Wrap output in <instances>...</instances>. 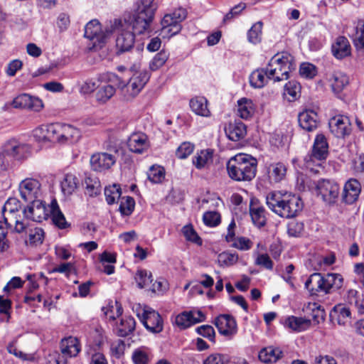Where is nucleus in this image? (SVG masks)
<instances>
[{
	"label": "nucleus",
	"instance_id": "obj_1",
	"mask_svg": "<svg viewBox=\"0 0 364 364\" xmlns=\"http://www.w3.org/2000/svg\"><path fill=\"white\" fill-rule=\"evenodd\" d=\"M266 203L272 211L285 218L296 216L303 208L300 198L287 192L274 191L268 193Z\"/></svg>",
	"mask_w": 364,
	"mask_h": 364
},
{
	"label": "nucleus",
	"instance_id": "obj_2",
	"mask_svg": "<svg viewBox=\"0 0 364 364\" xmlns=\"http://www.w3.org/2000/svg\"><path fill=\"white\" fill-rule=\"evenodd\" d=\"M257 166L256 159L248 154H238L228 161V173L235 181H250L256 176Z\"/></svg>",
	"mask_w": 364,
	"mask_h": 364
},
{
	"label": "nucleus",
	"instance_id": "obj_3",
	"mask_svg": "<svg viewBox=\"0 0 364 364\" xmlns=\"http://www.w3.org/2000/svg\"><path fill=\"white\" fill-rule=\"evenodd\" d=\"M296 69L294 58L287 52L274 55L267 66V77L274 82L287 80L289 73Z\"/></svg>",
	"mask_w": 364,
	"mask_h": 364
},
{
	"label": "nucleus",
	"instance_id": "obj_4",
	"mask_svg": "<svg viewBox=\"0 0 364 364\" xmlns=\"http://www.w3.org/2000/svg\"><path fill=\"white\" fill-rule=\"evenodd\" d=\"M154 0H140L135 11L132 21V29L138 34L149 33L157 9Z\"/></svg>",
	"mask_w": 364,
	"mask_h": 364
},
{
	"label": "nucleus",
	"instance_id": "obj_5",
	"mask_svg": "<svg viewBox=\"0 0 364 364\" xmlns=\"http://www.w3.org/2000/svg\"><path fill=\"white\" fill-rule=\"evenodd\" d=\"M23 210L21 201L16 198H9L2 208V215L5 223L11 227L14 223V230L18 233L26 231L28 228L27 223L24 221L23 215H21Z\"/></svg>",
	"mask_w": 364,
	"mask_h": 364
},
{
	"label": "nucleus",
	"instance_id": "obj_6",
	"mask_svg": "<svg viewBox=\"0 0 364 364\" xmlns=\"http://www.w3.org/2000/svg\"><path fill=\"white\" fill-rule=\"evenodd\" d=\"M133 311L149 331L159 333L163 331L164 321L157 311L147 306H142L139 304L133 307Z\"/></svg>",
	"mask_w": 364,
	"mask_h": 364
},
{
	"label": "nucleus",
	"instance_id": "obj_7",
	"mask_svg": "<svg viewBox=\"0 0 364 364\" xmlns=\"http://www.w3.org/2000/svg\"><path fill=\"white\" fill-rule=\"evenodd\" d=\"M109 152H97L90 157V166L92 170L102 172L109 169L117 161L119 147L107 142L105 145Z\"/></svg>",
	"mask_w": 364,
	"mask_h": 364
},
{
	"label": "nucleus",
	"instance_id": "obj_8",
	"mask_svg": "<svg viewBox=\"0 0 364 364\" xmlns=\"http://www.w3.org/2000/svg\"><path fill=\"white\" fill-rule=\"evenodd\" d=\"M187 16L186 9L178 8L172 13L166 14L161 20V34L163 37L170 38L178 34L181 28V22Z\"/></svg>",
	"mask_w": 364,
	"mask_h": 364
},
{
	"label": "nucleus",
	"instance_id": "obj_9",
	"mask_svg": "<svg viewBox=\"0 0 364 364\" xmlns=\"http://www.w3.org/2000/svg\"><path fill=\"white\" fill-rule=\"evenodd\" d=\"M112 27L118 31L116 38V53L119 55L129 51L135 41L134 33L127 29L129 26L126 22L123 23L122 21L115 19Z\"/></svg>",
	"mask_w": 364,
	"mask_h": 364
},
{
	"label": "nucleus",
	"instance_id": "obj_10",
	"mask_svg": "<svg viewBox=\"0 0 364 364\" xmlns=\"http://www.w3.org/2000/svg\"><path fill=\"white\" fill-rule=\"evenodd\" d=\"M149 79V75L146 72L136 73L129 79L127 84L119 83L120 87L129 99L137 95Z\"/></svg>",
	"mask_w": 364,
	"mask_h": 364
},
{
	"label": "nucleus",
	"instance_id": "obj_11",
	"mask_svg": "<svg viewBox=\"0 0 364 364\" xmlns=\"http://www.w3.org/2000/svg\"><path fill=\"white\" fill-rule=\"evenodd\" d=\"M328 155V144L326 136L322 134L316 136L313 144L311 154L304 159L306 164L309 166L311 163L316 161H321L326 160Z\"/></svg>",
	"mask_w": 364,
	"mask_h": 364
},
{
	"label": "nucleus",
	"instance_id": "obj_12",
	"mask_svg": "<svg viewBox=\"0 0 364 364\" xmlns=\"http://www.w3.org/2000/svg\"><path fill=\"white\" fill-rule=\"evenodd\" d=\"M21 198L27 202L38 200L42 195L41 184L38 180L34 178H26L23 180L18 186Z\"/></svg>",
	"mask_w": 364,
	"mask_h": 364
},
{
	"label": "nucleus",
	"instance_id": "obj_13",
	"mask_svg": "<svg viewBox=\"0 0 364 364\" xmlns=\"http://www.w3.org/2000/svg\"><path fill=\"white\" fill-rule=\"evenodd\" d=\"M112 32V30L108 29L102 31L100 22L94 19L86 24L84 36L93 41V46H101Z\"/></svg>",
	"mask_w": 364,
	"mask_h": 364
},
{
	"label": "nucleus",
	"instance_id": "obj_14",
	"mask_svg": "<svg viewBox=\"0 0 364 364\" xmlns=\"http://www.w3.org/2000/svg\"><path fill=\"white\" fill-rule=\"evenodd\" d=\"M316 191L326 203L333 204L338 197L340 188L338 184L333 181L322 180L318 182Z\"/></svg>",
	"mask_w": 364,
	"mask_h": 364
},
{
	"label": "nucleus",
	"instance_id": "obj_15",
	"mask_svg": "<svg viewBox=\"0 0 364 364\" xmlns=\"http://www.w3.org/2000/svg\"><path fill=\"white\" fill-rule=\"evenodd\" d=\"M49 213L46 204L40 199L30 202V205L24 208L22 211L24 220L28 219L38 223L46 220Z\"/></svg>",
	"mask_w": 364,
	"mask_h": 364
},
{
	"label": "nucleus",
	"instance_id": "obj_16",
	"mask_svg": "<svg viewBox=\"0 0 364 364\" xmlns=\"http://www.w3.org/2000/svg\"><path fill=\"white\" fill-rule=\"evenodd\" d=\"M4 151L9 156L10 160L13 158L17 160L26 159L31 155V146L19 141L12 139L4 144Z\"/></svg>",
	"mask_w": 364,
	"mask_h": 364
},
{
	"label": "nucleus",
	"instance_id": "obj_17",
	"mask_svg": "<svg viewBox=\"0 0 364 364\" xmlns=\"http://www.w3.org/2000/svg\"><path fill=\"white\" fill-rule=\"evenodd\" d=\"M33 136L38 141L60 143V123L39 126L33 130Z\"/></svg>",
	"mask_w": 364,
	"mask_h": 364
},
{
	"label": "nucleus",
	"instance_id": "obj_18",
	"mask_svg": "<svg viewBox=\"0 0 364 364\" xmlns=\"http://www.w3.org/2000/svg\"><path fill=\"white\" fill-rule=\"evenodd\" d=\"M11 104L14 108L25 109L34 112L41 111L43 107L41 99L26 93L16 97Z\"/></svg>",
	"mask_w": 364,
	"mask_h": 364
},
{
	"label": "nucleus",
	"instance_id": "obj_19",
	"mask_svg": "<svg viewBox=\"0 0 364 364\" xmlns=\"http://www.w3.org/2000/svg\"><path fill=\"white\" fill-rule=\"evenodd\" d=\"M331 133L338 138H343L350 132V123L348 117L337 115L329 120Z\"/></svg>",
	"mask_w": 364,
	"mask_h": 364
},
{
	"label": "nucleus",
	"instance_id": "obj_20",
	"mask_svg": "<svg viewBox=\"0 0 364 364\" xmlns=\"http://www.w3.org/2000/svg\"><path fill=\"white\" fill-rule=\"evenodd\" d=\"M127 146L133 153L143 154L148 150L150 144L146 134L142 132H134L129 136Z\"/></svg>",
	"mask_w": 364,
	"mask_h": 364
},
{
	"label": "nucleus",
	"instance_id": "obj_21",
	"mask_svg": "<svg viewBox=\"0 0 364 364\" xmlns=\"http://www.w3.org/2000/svg\"><path fill=\"white\" fill-rule=\"evenodd\" d=\"M215 325L223 336L232 337L237 333L236 321L230 315H220L215 318Z\"/></svg>",
	"mask_w": 364,
	"mask_h": 364
},
{
	"label": "nucleus",
	"instance_id": "obj_22",
	"mask_svg": "<svg viewBox=\"0 0 364 364\" xmlns=\"http://www.w3.org/2000/svg\"><path fill=\"white\" fill-rule=\"evenodd\" d=\"M311 296H317L319 293L328 294L323 274L321 273H313L306 279L304 284Z\"/></svg>",
	"mask_w": 364,
	"mask_h": 364
},
{
	"label": "nucleus",
	"instance_id": "obj_23",
	"mask_svg": "<svg viewBox=\"0 0 364 364\" xmlns=\"http://www.w3.org/2000/svg\"><path fill=\"white\" fill-rule=\"evenodd\" d=\"M361 192V185L355 178H350L344 185L342 193L343 201L347 204H353L358 199Z\"/></svg>",
	"mask_w": 364,
	"mask_h": 364
},
{
	"label": "nucleus",
	"instance_id": "obj_24",
	"mask_svg": "<svg viewBox=\"0 0 364 364\" xmlns=\"http://www.w3.org/2000/svg\"><path fill=\"white\" fill-rule=\"evenodd\" d=\"M81 131L70 124H60V143L77 142L81 137Z\"/></svg>",
	"mask_w": 364,
	"mask_h": 364
},
{
	"label": "nucleus",
	"instance_id": "obj_25",
	"mask_svg": "<svg viewBox=\"0 0 364 364\" xmlns=\"http://www.w3.org/2000/svg\"><path fill=\"white\" fill-rule=\"evenodd\" d=\"M299 126L304 130L311 132L317 128L318 115L311 109L304 110L298 116Z\"/></svg>",
	"mask_w": 364,
	"mask_h": 364
},
{
	"label": "nucleus",
	"instance_id": "obj_26",
	"mask_svg": "<svg viewBox=\"0 0 364 364\" xmlns=\"http://www.w3.org/2000/svg\"><path fill=\"white\" fill-rule=\"evenodd\" d=\"M213 162V151L204 149L198 151L192 158L193 166L198 170L208 168Z\"/></svg>",
	"mask_w": 364,
	"mask_h": 364
},
{
	"label": "nucleus",
	"instance_id": "obj_27",
	"mask_svg": "<svg viewBox=\"0 0 364 364\" xmlns=\"http://www.w3.org/2000/svg\"><path fill=\"white\" fill-rule=\"evenodd\" d=\"M81 350L79 340L73 336L64 338L60 343V350L65 357H75Z\"/></svg>",
	"mask_w": 364,
	"mask_h": 364
},
{
	"label": "nucleus",
	"instance_id": "obj_28",
	"mask_svg": "<svg viewBox=\"0 0 364 364\" xmlns=\"http://www.w3.org/2000/svg\"><path fill=\"white\" fill-rule=\"evenodd\" d=\"M225 132L229 139L238 141L245 136L247 129L243 122L235 121L228 124L225 128Z\"/></svg>",
	"mask_w": 364,
	"mask_h": 364
},
{
	"label": "nucleus",
	"instance_id": "obj_29",
	"mask_svg": "<svg viewBox=\"0 0 364 364\" xmlns=\"http://www.w3.org/2000/svg\"><path fill=\"white\" fill-rule=\"evenodd\" d=\"M49 213L52 221L55 226L60 229L67 228L70 224L66 221L63 213L60 210L58 204L55 200H53L49 206Z\"/></svg>",
	"mask_w": 364,
	"mask_h": 364
},
{
	"label": "nucleus",
	"instance_id": "obj_30",
	"mask_svg": "<svg viewBox=\"0 0 364 364\" xmlns=\"http://www.w3.org/2000/svg\"><path fill=\"white\" fill-rule=\"evenodd\" d=\"M333 55L338 59H342L350 53V46L348 40L344 36L338 37L332 46Z\"/></svg>",
	"mask_w": 364,
	"mask_h": 364
},
{
	"label": "nucleus",
	"instance_id": "obj_31",
	"mask_svg": "<svg viewBox=\"0 0 364 364\" xmlns=\"http://www.w3.org/2000/svg\"><path fill=\"white\" fill-rule=\"evenodd\" d=\"M190 107L197 115L208 117L210 111L208 107V100L204 97H196L190 100Z\"/></svg>",
	"mask_w": 364,
	"mask_h": 364
},
{
	"label": "nucleus",
	"instance_id": "obj_32",
	"mask_svg": "<svg viewBox=\"0 0 364 364\" xmlns=\"http://www.w3.org/2000/svg\"><path fill=\"white\" fill-rule=\"evenodd\" d=\"M287 166L282 162L270 164L267 167L268 177L271 181L275 183L283 180L286 176Z\"/></svg>",
	"mask_w": 364,
	"mask_h": 364
},
{
	"label": "nucleus",
	"instance_id": "obj_33",
	"mask_svg": "<svg viewBox=\"0 0 364 364\" xmlns=\"http://www.w3.org/2000/svg\"><path fill=\"white\" fill-rule=\"evenodd\" d=\"M250 214L256 226L262 227L265 225V209L260 204L252 201L250 205Z\"/></svg>",
	"mask_w": 364,
	"mask_h": 364
},
{
	"label": "nucleus",
	"instance_id": "obj_34",
	"mask_svg": "<svg viewBox=\"0 0 364 364\" xmlns=\"http://www.w3.org/2000/svg\"><path fill=\"white\" fill-rule=\"evenodd\" d=\"M350 36L357 49H364V20H359L354 23Z\"/></svg>",
	"mask_w": 364,
	"mask_h": 364
},
{
	"label": "nucleus",
	"instance_id": "obj_35",
	"mask_svg": "<svg viewBox=\"0 0 364 364\" xmlns=\"http://www.w3.org/2000/svg\"><path fill=\"white\" fill-rule=\"evenodd\" d=\"M350 315L349 308L342 304L336 305L331 312V318L336 320L339 325H345L348 323L350 319Z\"/></svg>",
	"mask_w": 364,
	"mask_h": 364
},
{
	"label": "nucleus",
	"instance_id": "obj_36",
	"mask_svg": "<svg viewBox=\"0 0 364 364\" xmlns=\"http://www.w3.org/2000/svg\"><path fill=\"white\" fill-rule=\"evenodd\" d=\"M282 352L279 348L269 346L262 349L258 357L263 364L274 363L282 357Z\"/></svg>",
	"mask_w": 364,
	"mask_h": 364
},
{
	"label": "nucleus",
	"instance_id": "obj_37",
	"mask_svg": "<svg viewBox=\"0 0 364 364\" xmlns=\"http://www.w3.org/2000/svg\"><path fill=\"white\" fill-rule=\"evenodd\" d=\"M310 318L303 317L289 316L285 321V324L291 329L295 331H303L306 330L311 326Z\"/></svg>",
	"mask_w": 364,
	"mask_h": 364
},
{
	"label": "nucleus",
	"instance_id": "obj_38",
	"mask_svg": "<svg viewBox=\"0 0 364 364\" xmlns=\"http://www.w3.org/2000/svg\"><path fill=\"white\" fill-rule=\"evenodd\" d=\"M237 114L242 119L250 118L255 110L253 102L247 98H242L237 101Z\"/></svg>",
	"mask_w": 364,
	"mask_h": 364
},
{
	"label": "nucleus",
	"instance_id": "obj_39",
	"mask_svg": "<svg viewBox=\"0 0 364 364\" xmlns=\"http://www.w3.org/2000/svg\"><path fill=\"white\" fill-rule=\"evenodd\" d=\"M327 294L333 290L340 289L343 284V278L340 274L328 273L323 274Z\"/></svg>",
	"mask_w": 364,
	"mask_h": 364
},
{
	"label": "nucleus",
	"instance_id": "obj_40",
	"mask_svg": "<svg viewBox=\"0 0 364 364\" xmlns=\"http://www.w3.org/2000/svg\"><path fill=\"white\" fill-rule=\"evenodd\" d=\"M78 184L79 180L74 174H65L60 183L63 193L65 196H70L76 190Z\"/></svg>",
	"mask_w": 364,
	"mask_h": 364
},
{
	"label": "nucleus",
	"instance_id": "obj_41",
	"mask_svg": "<svg viewBox=\"0 0 364 364\" xmlns=\"http://www.w3.org/2000/svg\"><path fill=\"white\" fill-rule=\"evenodd\" d=\"M136 326L135 319L131 316H125L122 318L117 327L118 336L125 337L132 333Z\"/></svg>",
	"mask_w": 364,
	"mask_h": 364
},
{
	"label": "nucleus",
	"instance_id": "obj_42",
	"mask_svg": "<svg viewBox=\"0 0 364 364\" xmlns=\"http://www.w3.org/2000/svg\"><path fill=\"white\" fill-rule=\"evenodd\" d=\"M330 81L333 91L339 93L348 84V77L343 73L337 71L332 74Z\"/></svg>",
	"mask_w": 364,
	"mask_h": 364
},
{
	"label": "nucleus",
	"instance_id": "obj_43",
	"mask_svg": "<svg viewBox=\"0 0 364 364\" xmlns=\"http://www.w3.org/2000/svg\"><path fill=\"white\" fill-rule=\"evenodd\" d=\"M305 311L307 314L310 311L311 312V318L310 319L314 324H318L321 321L324 320L325 311L321 309V306L316 302L309 303L305 307Z\"/></svg>",
	"mask_w": 364,
	"mask_h": 364
},
{
	"label": "nucleus",
	"instance_id": "obj_44",
	"mask_svg": "<svg viewBox=\"0 0 364 364\" xmlns=\"http://www.w3.org/2000/svg\"><path fill=\"white\" fill-rule=\"evenodd\" d=\"M116 92L112 85L103 84L98 87L96 92V99L99 102L105 103L113 97Z\"/></svg>",
	"mask_w": 364,
	"mask_h": 364
},
{
	"label": "nucleus",
	"instance_id": "obj_45",
	"mask_svg": "<svg viewBox=\"0 0 364 364\" xmlns=\"http://www.w3.org/2000/svg\"><path fill=\"white\" fill-rule=\"evenodd\" d=\"M132 358L134 364H149L151 353L147 348L141 347L133 351Z\"/></svg>",
	"mask_w": 364,
	"mask_h": 364
},
{
	"label": "nucleus",
	"instance_id": "obj_46",
	"mask_svg": "<svg viewBox=\"0 0 364 364\" xmlns=\"http://www.w3.org/2000/svg\"><path fill=\"white\" fill-rule=\"evenodd\" d=\"M85 193L90 196H96L101 191V184L97 177L87 176L85 179Z\"/></svg>",
	"mask_w": 364,
	"mask_h": 364
},
{
	"label": "nucleus",
	"instance_id": "obj_47",
	"mask_svg": "<svg viewBox=\"0 0 364 364\" xmlns=\"http://www.w3.org/2000/svg\"><path fill=\"white\" fill-rule=\"evenodd\" d=\"M267 68L264 70H257L254 71L250 77V82L251 85L255 88H261L264 87L267 81Z\"/></svg>",
	"mask_w": 364,
	"mask_h": 364
},
{
	"label": "nucleus",
	"instance_id": "obj_48",
	"mask_svg": "<svg viewBox=\"0 0 364 364\" xmlns=\"http://www.w3.org/2000/svg\"><path fill=\"white\" fill-rule=\"evenodd\" d=\"M122 191L119 185L114 184L105 188L106 201L111 205L120 199Z\"/></svg>",
	"mask_w": 364,
	"mask_h": 364
},
{
	"label": "nucleus",
	"instance_id": "obj_49",
	"mask_svg": "<svg viewBox=\"0 0 364 364\" xmlns=\"http://www.w3.org/2000/svg\"><path fill=\"white\" fill-rule=\"evenodd\" d=\"M262 26L263 23L262 21H258L252 25L247 32V39L250 43L257 44L261 41Z\"/></svg>",
	"mask_w": 364,
	"mask_h": 364
},
{
	"label": "nucleus",
	"instance_id": "obj_50",
	"mask_svg": "<svg viewBox=\"0 0 364 364\" xmlns=\"http://www.w3.org/2000/svg\"><path fill=\"white\" fill-rule=\"evenodd\" d=\"M28 240L26 243L33 246H37L42 244L44 239V232L41 228H34L29 229Z\"/></svg>",
	"mask_w": 364,
	"mask_h": 364
},
{
	"label": "nucleus",
	"instance_id": "obj_51",
	"mask_svg": "<svg viewBox=\"0 0 364 364\" xmlns=\"http://www.w3.org/2000/svg\"><path fill=\"white\" fill-rule=\"evenodd\" d=\"M120 204L119 207V211L122 215L129 216L130 215L135 207V200L132 197L126 196L120 198Z\"/></svg>",
	"mask_w": 364,
	"mask_h": 364
},
{
	"label": "nucleus",
	"instance_id": "obj_52",
	"mask_svg": "<svg viewBox=\"0 0 364 364\" xmlns=\"http://www.w3.org/2000/svg\"><path fill=\"white\" fill-rule=\"evenodd\" d=\"M300 90L301 86L299 83L291 80L285 85L284 94L288 97L289 101H294L299 96Z\"/></svg>",
	"mask_w": 364,
	"mask_h": 364
},
{
	"label": "nucleus",
	"instance_id": "obj_53",
	"mask_svg": "<svg viewBox=\"0 0 364 364\" xmlns=\"http://www.w3.org/2000/svg\"><path fill=\"white\" fill-rule=\"evenodd\" d=\"M238 255L230 252H223L218 256V263L220 267H229L237 263Z\"/></svg>",
	"mask_w": 364,
	"mask_h": 364
},
{
	"label": "nucleus",
	"instance_id": "obj_54",
	"mask_svg": "<svg viewBox=\"0 0 364 364\" xmlns=\"http://www.w3.org/2000/svg\"><path fill=\"white\" fill-rule=\"evenodd\" d=\"M165 178V171L162 166H152L148 171V178L153 183L162 182Z\"/></svg>",
	"mask_w": 364,
	"mask_h": 364
},
{
	"label": "nucleus",
	"instance_id": "obj_55",
	"mask_svg": "<svg viewBox=\"0 0 364 364\" xmlns=\"http://www.w3.org/2000/svg\"><path fill=\"white\" fill-rule=\"evenodd\" d=\"M168 57L169 53L166 50H161L159 53L156 54L150 62L149 68L153 71L157 70L164 65Z\"/></svg>",
	"mask_w": 364,
	"mask_h": 364
},
{
	"label": "nucleus",
	"instance_id": "obj_56",
	"mask_svg": "<svg viewBox=\"0 0 364 364\" xmlns=\"http://www.w3.org/2000/svg\"><path fill=\"white\" fill-rule=\"evenodd\" d=\"M135 280L140 289L147 287L152 282V275L146 269H139L135 276Z\"/></svg>",
	"mask_w": 364,
	"mask_h": 364
},
{
	"label": "nucleus",
	"instance_id": "obj_57",
	"mask_svg": "<svg viewBox=\"0 0 364 364\" xmlns=\"http://www.w3.org/2000/svg\"><path fill=\"white\" fill-rule=\"evenodd\" d=\"M181 232L187 240L193 242L197 245L202 244L200 237L198 235L192 225L188 224L183 226Z\"/></svg>",
	"mask_w": 364,
	"mask_h": 364
},
{
	"label": "nucleus",
	"instance_id": "obj_58",
	"mask_svg": "<svg viewBox=\"0 0 364 364\" xmlns=\"http://www.w3.org/2000/svg\"><path fill=\"white\" fill-rule=\"evenodd\" d=\"M192 314L191 311H184L180 314H178L176 317V324L180 327L181 328H186L192 325L193 321H192Z\"/></svg>",
	"mask_w": 364,
	"mask_h": 364
},
{
	"label": "nucleus",
	"instance_id": "obj_59",
	"mask_svg": "<svg viewBox=\"0 0 364 364\" xmlns=\"http://www.w3.org/2000/svg\"><path fill=\"white\" fill-rule=\"evenodd\" d=\"M203 220L206 225L215 227L220 223V215L215 211H208L203 214Z\"/></svg>",
	"mask_w": 364,
	"mask_h": 364
},
{
	"label": "nucleus",
	"instance_id": "obj_60",
	"mask_svg": "<svg viewBox=\"0 0 364 364\" xmlns=\"http://www.w3.org/2000/svg\"><path fill=\"white\" fill-rule=\"evenodd\" d=\"M8 226H9V224H4L0 221V252L6 251L9 247V240L6 238Z\"/></svg>",
	"mask_w": 364,
	"mask_h": 364
},
{
	"label": "nucleus",
	"instance_id": "obj_61",
	"mask_svg": "<svg viewBox=\"0 0 364 364\" xmlns=\"http://www.w3.org/2000/svg\"><path fill=\"white\" fill-rule=\"evenodd\" d=\"M203 364H229V359L225 355L213 353L203 360Z\"/></svg>",
	"mask_w": 364,
	"mask_h": 364
},
{
	"label": "nucleus",
	"instance_id": "obj_62",
	"mask_svg": "<svg viewBox=\"0 0 364 364\" xmlns=\"http://www.w3.org/2000/svg\"><path fill=\"white\" fill-rule=\"evenodd\" d=\"M194 149V145L190 142L182 143L176 149V155L179 159L187 158Z\"/></svg>",
	"mask_w": 364,
	"mask_h": 364
},
{
	"label": "nucleus",
	"instance_id": "obj_63",
	"mask_svg": "<svg viewBox=\"0 0 364 364\" xmlns=\"http://www.w3.org/2000/svg\"><path fill=\"white\" fill-rule=\"evenodd\" d=\"M304 231L303 223L291 221L287 225V233L291 237H299Z\"/></svg>",
	"mask_w": 364,
	"mask_h": 364
},
{
	"label": "nucleus",
	"instance_id": "obj_64",
	"mask_svg": "<svg viewBox=\"0 0 364 364\" xmlns=\"http://www.w3.org/2000/svg\"><path fill=\"white\" fill-rule=\"evenodd\" d=\"M299 73L304 77L313 78L316 75V68L311 63H304L300 66Z\"/></svg>",
	"mask_w": 364,
	"mask_h": 364
}]
</instances>
